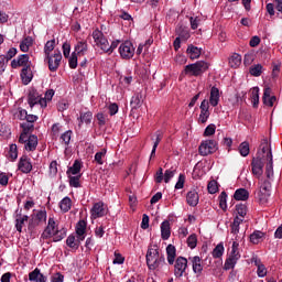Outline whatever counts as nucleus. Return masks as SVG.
<instances>
[{"mask_svg":"<svg viewBox=\"0 0 282 282\" xmlns=\"http://www.w3.org/2000/svg\"><path fill=\"white\" fill-rule=\"evenodd\" d=\"M166 254L169 265L174 264V276L177 279L184 276V272H186V268H188V260L184 257H177V249L173 245L166 247ZM175 257H177L176 260Z\"/></svg>","mask_w":282,"mask_h":282,"instance_id":"nucleus-1","label":"nucleus"},{"mask_svg":"<svg viewBox=\"0 0 282 282\" xmlns=\"http://www.w3.org/2000/svg\"><path fill=\"white\" fill-rule=\"evenodd\" d=\"M268 151H272L268 145V139H264L260 144V151L257 152V155L253 156L251 161V171L258 180L263 175V166H265V155H268Z\"/></svg>","mask_w":282,"mask_h":282,"instance_id":"nucleus-2","label":"nucleus"},{"mask_svg":"<svg viewBox=\"0 0 282 282\" xmlns=\"http://www.w3.org/2000/svg\"><path fill=\"white\" fill-rule=\"evenodd\" d=\"M145 261L149 270H160L166 264V258H164V254H160L158 245L148 248Z\"/></svg>","mask_w":282,"mask_h":282,"instance_id":"nucleus-3","label":"nucleus"},{"mask_svg":"<svg viewBox=\"0 0 282 282\" xmlns=\"http://www.w3.org/2000/svg\"><path fill=\"white\" fill-rule=\"evenodd\" d=\"M45 221H47V210L40 209L35 212L33 215H31V218L29 220L28 232L32 235L36 230L37 226H41V224H45Z\"/></svg>","mask_w":282,"mask_h":282,"instance_id":"nucleus-4","label":"nucleus"},{"mask_svg":"<svg viewBox=\"0 0 282 282\" xmlns=\"http://www.w3.org/2000/svg\"><path fill=\"white\" fill-rule=\"evenodd\" d=\"M209 67V64L204 61H198L194 64H188L185 66V74L189 76H202Z\"/></svg>","mask_w":282,"mask_h":282,"instance_id":"nucleus-5","label":"nucleus"},{"mask_svg":"<svg viewBox=\"0 0 282 282\" xmlns=\"http://www.w3.org/2000/svg\"><path fill=\"white\" fill-rule=\"evenodd\" d=\"M272 191V183L269 180H264L260 185V189L257 194L259 204H268Z\"/></svg>","mask_w":282,"mask_h":282,"instance_id":"nucleus-6","label":"nucleus"},{"mask_svg":"<svg viewBox=\"0 0 282 282\" xmlns=\"http://www.w3.org/2000/svg\"><path fill=\"white\" fill-rule=\"evenodd\" d=\"M45 59L48 63L50 72H57L58 67H61V62L63 61V54L55 50L54 54L45 55Z\"/></svg>","mask_w":282,"mask_h":282,"instance_id":"nucleus-7","label":"nucleus"},{"mask_svg":"<svg viewBox=\"0 0 282 282\" xmlns=\"http://www.w3.org/2000/svg\"><path fill=\"white\" fill-rule=\"evenodd\" d=\"M58 229V225H56V220L50 217L47 221V226L43 230L41 235V241H45L47 239H52L56 235V230Z\"/></svg>","mask_w":282,"mask_h":282,"instance_id":"nucleus-8","label":"nucleus"},{"mask_svg":"<svg viewBox=\"0 0 282 282\" xmlns=\"http://www.w3.org/2000/svg\"><path fill=\"white\" fill-rule=\"evenodd\" d=\"M28 104L33 109L35 105H40L41 107H47V101L39 95V91L32 89L28 95Z\"/></svg>","mask_w":282,"mask_h":282,"instance_id":"nucleus-9","label":"nucleus"},{"mask_svg":"<svg viewBox=\"0 0 282 282\" xmlns=\"http://www.w3.org/2000/svg\"><path fill=\"white\" fill-rule=\"evenodd\" d=\"M119 54L121 58L129 61V58H133V54H135V48L130 41H126L119 46Z\"/></svg>","mask_w":282,"mask_h":282,"instance_id":"nucleus-10","label":"nucleus"},{"mask_svg":"<svg viewBox=\"0 0 282 282\" xmlns=\"http://www.w3.org/2000/svg\"><path fill=\"white\" fill-rule=\"evenodd\" d=\"M217 149H218L217 141L206 140L199 145L198 151L200 155L206 156V155H210V153H215Z\"/></svg>","mask_w":282,"mask_h":282,"instance_id":"nucleus-11","label":"nucleus"},{"mask_svg":"<svg viewBox=\"0 0 282 282\" xmlns=\"http://www.w3.org/2000/svg\"><path fill=\"white\" fill-rule=\"evenodd\" d=\"M147 98V93L144 90H137L131 98L130 105L132 109H140Z\"/></svg>","mask_w":282,"mask_h":282,"instance_id":"nucleus-12","label":"nucleus"},{"mask_svg":"<svg viewBox=\"0 0 282 282\" xmlns=\"http://www.w3.org/2000/svg\"><path fill=\"white\" fill-rule=\"evenodd\" d=\"M93 39L96 43L97 47H100V50H109L107 48V37H105V33H102V31L96 29L95 31H93Z\"/></svg>","mask_w":282,"mask_h":282,"instance_id":"nucleus-13","label":"nucleus"},{"mask_svg":"<svg viewBox=\"0 0 282 282\" xmlns=\"http://www.w3.org/2000/svg\"><path fill=\"white\" fill-rule=\"evenodd\" d=\"M262 102L265 107H274V102H276V96L272 95V88L264 87Z\"/></svg>","mask_w":282,"mask_h":282,"instance_id":"nucleus-14","label":"nucleus"},{"mask_svg":"<svg viewBox=\"0 0 282 282\" xmlns=\"http://www.w3.org/2000/svg\"><path fill=\"white\" fill-rule=\"evenodd\" d=\"M91 219H98V217H105L107 215V208H105V203H96L91 208Z\"/></svg>","mask_w":282,"mask_h":282,"instance_id":"nucleus-15","label":"nucleus"},{"mask_svg":"<svg viewBox=\"0 0 282 282\" xmlns=\"http://www.w3.org/2000/svg\"><path fill=\"white\" fill-rule=\"evenodd\" d=\"M18 169L21 173H31L32 172V162L28 155H22L18 163Z\"/></svg>","mask_w":282,"mask_h":282,"instance_id":"nucleus-16","label":"nucleus"},{"mask_svg":"<svg viewBox=\"0 0 282 282\" xmlns=\"http://www.w3.org/2000/svg\"><path fill=\"white\" fill-rule=\"evenodd\" d=\"M11 67L13 69H17V67H30V55L22 54V55L18 56L17 59H12Z\"/></svg>","mask_w":282,"mask_h":282,"instance_id":"nucleus-17","label":"nucleus"},{"mask_svg":"<svg viewBox=\"0 0 282 282\" xmlns=\"http://www.w3.org/2000/svg\"><path fill=\"white\" fill-rule=\"evenodd\" d=\"M210 108V104L208 100L204 99L200 104V115H199V121L202 124L206 123L208 121V118H210V111L208 110Z\"/></svg>","mask_w":282,"mask_h":282,"instance_id":"nucleus-18","label":"nucleus"},{"mask_svg":"<svg viewBox=\"0 0 282 282\" xmlns=\"http://www.w3.org/2000/svg\"><path fill=\"white\" fill-rule=\"evenodd\" d=\"M21 127L23 130H22V133L20 134L19 142L25 143V140H28L29 133H32V131H34V123H30L26 121V122H23Z\"/></svg>","mask_w":282,"mask_h":282,"instance_id":"nucleus-19","label":"nucleus"},{"mask_svg":"<svg viewBox=\"0 0 282 282\" xmlns=\"http://www.w3.org/2000/svg\"><path fill=\"white\" fill-rule=\"evenodd\" d=\"M36 147H39V137H36V134L26 135L24 142L25 151H36Z\"/></svg>","mask_w":282,"mask_h":282,"instance_id":"nucleus-20","label":"nucleus"},{"mask_svg":"<svg viewBox=\"0 0 282 282\" xmlns=\"http://www.w3.org/2000/svg\"><path fill=\"white\" fill-rule=\"evenodd\" d=\"M20 76L23 85H30V83H32V78H34V74H32V67L24 66L21 70Z\"/></svg>","mask_w":282,"mask_h":282,"instance_id":"nucleus-21","label":"nucleus"},{"mask_svg":"<svg viewBox=\"0 0 282 282\" xmlns=\"http://www.w3.org/2000/svg\"><path fill=\"white\" fill-rule=\"evenodd\" d=\"M267 165H265V174L268 178H271L274 175V165L272 160V150H269L265 154Z\"/></svg>","mask_w":282,"mask_h":282,"instance_id":"nucleus-22","label":"nucleus"},{"mask_svg":"<svg viewBox=\"0 0 282 282\" xmlns=\"http://www.w3.org/2000/svg\"><path fill=\"white\" fill-rule=\"evenodd\" d=\"M29 281L31 282H47V276L41 273V269L35 268L29 273Z\"/></svg>","mask_w":282,"mask_h":282,"instance_id":"nucleus-23","label":"nucleus"},{"mask_svg":"<svg viewBox=\"0 0 282 282\" xmlns=\"http://www.w3.org/2000/svg\"><path fill=\"white\" fill-rule=\"evenodd\" d=\"M241 259V254H232L226 259L225 264H224V270H232L235 265H237V262Z\"/></svg>","mask_w":282,"mask_h":282,"instance_id":"nucleus-24","label":"nucleus"},{"mask_svg":"<svg viewBox=\"0 0 282 282\" xmlns=\"http://www.w3.org/2000/svg\"><path fill=\"white\" fill-rule=\"evenodd\" d=\"M186 202L188 206L195 207L199 204V194L197 191L192 189L186 195Z\"/></svg>","mask_w":282,"mask_h":282,"instance_id":"nucleus-25","label":"nucleus"},{"mask_svg":"<svg viewBox=\"0 0 282 282\" xmlns=\"http://www.w3.org/2000/svg\"><path fill=\"white\" fill-rule=\"evenodd\" d=\"M189 259L192 261V268H193L194 274H202V272H204V265H202V258H199L198 256H195Z\"/></svg>","mask_w":282,"mask_h":282,"instance_id":"nucleus-26","label":"nucleus"},{"mask_svg":"<svg viewBox=\"0 0 282 282\" xmlns=\"http://www.w3.org/2000/svg\"><path fill=\"white\" fill-rule=\"evenodd\" d=\"M161 238L163 241H166L171 238V223L169 220H164L161 224Z\"/></svg>","mask_w":282,"mask_h":282,"instance_id":"nucleus-27","label":"nucleus"},{"mask_svg":"<svg viewBox=\"0 0 282 282\" xmlns=\"http://www.w3.org/2000/svg\"><path fill=\"white\" fill-rule=\"evenodd\" d=\"M250 192H248L246 188H238L234 194L236 202H248Z\"/></svg>","mask_w":282,"mask_h":282,"instance_id":"nucleus-28","label":"nucleus"},{"mask_svg":"<svg viewBox=\"0 0 282 282\" xmlns=\"http://www.w3.org/2000/svg\"><path fill=\"white\" fill-rule=\"evenodd\" d=\"M30 217L28 215H17L15 218V229L18 232H23V226H25V221H28Z\"/></svg>","mask_w":282,"mask_h":282,"instance_id":"nucleus-29","label":"nucleus"},{"mask_svg":"<svg viewBox=\"0 0 282 282\" xmlns=\"http://www.w3.org/2000/svg\"><path fill=\"white\" fill-rule=\"evenodd\" d=\"M209 104L212 107H217L219 105V88L215 86L210 89Z\"/></svg>","mask_w":282,"mask_h":282,"instance_id":"nucleus-30","label":"nucleus"},{"mask_svg":"<svg viewBox=\"0 0 282 282\" xmlns=\"http://www.w3.org/2000/svg\"><path fill=\"white\" fill-rule=\"evenodd\" d=\"M187 54H189V58H192V61H195V58H199V56H202V48L189 44L187 46Z\"/></svg>","mask_w":282,"mask_h":282,"instance_id":"nucleus-31","label":"nucleus"},{"mask_svg":"<svg viewBox=\"0 0 282 282\" xmlns=\"http://www.w3.org/2000/svg\"><path fill=\"white\" fill-rule=\"evenodd\" d=\"M66 246L72 250H78L80 248V240H76V236L69 235L66 239Z\"/></svg>","mask_w":282,"mask_h":282,"instance_id":"nucleus-32","label":"nucleus"},{"mask_svg":"<svg viewBox=\"0 0 282 282\" xmlns=\"http://www.w3.org/2000/svg\"><path fill=\"white\" fill-rule=\"evenodd\" d=\"M238 151L242 158H248V155H250V143L248 141H243L238 147Z\"/></svg>","mask_w":282,"mask_h":282,"instance_id":"nucleus-33","label":"nucleus"},{"mask_svg":"<svg viewBox=\"0 0 282 282\" xmlns=\"http://www.w3.org/2000/svg\"><path fill=\"white\" fill-rule=\"evenodd\" d=\"M59 208L63 213H69L72 210V198L64 197L59 203Z\"/></svg>","mask_w":282,"mask_h":282,"instance_id":"nucleus-34","label":"nucleus"},{"mask_svg":"<svg viewBox=\"0 0 282 282\" xmlns=\"http://www.w3.org/2000/svg\"><path fill=\"white\" fill-rule=\"evenodd\" d=\"M34 43V40L32 36H26L21 43H20V50L21 52H29L31 45Z\"/></svg>","mask_w":282,"mask_h":282,"instance_id":"nucleus-35","label":"nucleus"},{"mask_svg":"<svg viewBox=\"0 0 282 282\" xmlns=\"http://www.w3.org/2000/svg\"><path fill=\"white\" fill-rule=\"evenodd\" d=\"M249 73L251 76H254L256 78H259L261 74H263V65L261 64H254L250 67Z\"/></svg>","mask_w":282,"mask_h":282,"instance_id":"nucleus-36","label":"nucleus"},{"mask_svg":"<svg viewBox=\"0 0 282 282\" xmlns=\"http://www.w3.org/2000/svg\"><path fill=\"white\" fill-rule=\"evenodd\" d=\"M107 155V149L104 148L99 152L95 154V162L96 164H99L100 166L105 164V158Z\"/></svg>","mask_w":282,"mask_h":282,"instance_id":"nucleus-37","label":"nucleus"},{"mask_svg":"<svg viewBox=\"0 0 282 282\" xmlns=\"http://www.w3.org/2000/svg\"><path fill=\"white\" fill-rule=\"evenodd\" d=\"M229 65H230V67H234L235 69H236V67H239V65H241V55H239L238 53H234L229 57Z\"/></svg>","mask_w":282,"mask_h":282,"instance_id":"nucleus-38","label":"nucleus"},{"mask_svg":"<svg viewBox=\"0 0 282 282\" xmlns=\"http://www.w3.org/2000/svg\"><path fill=\"white\" fill-rule=\"evenodd\" d=\"M54 47H56V40H50L44 45V54L45 56H50L52 52H54Z\"/></svg>","mask_w":282,"mask_h":282,"instance_id":"nucleus-39","label":"nucleus"},{"mask_svg":"<svg viewBox=\"0 0 282 282\" xmlns=\"http://www.w3.org/2000/svg\"><path fill=\"white\" fill-rule=\"evenodd\" d=\"M94 119V113H91V111H87L85 113L80 115V122H79V127L83 124V122H85V124H91V120Z\"/></svg>","mask_w":282,"mask_h":282,"instance_id":"nucleus-40","label":"nucleus"},{"mask_svg":"<svg viewBox=\"0 0 282 282\" xmlns=\"http://www.w3.org/2000/svg\"><path fill=\"white\" fill-rule=\"evenodd\" d=\"M67 237V229L62 228V229H56L55 235L53 236V241H63Z\"/></svg>","mask_w":282,"mask_h":282,"instance_id":"nucleus-41","label":"nucleus"},{"mask_svg":"<svg viewBox=\"0 0 282 282\" xmlns=\"http://www.w3.org/2000/svg\"><path fill=\"white\" fill-rule=\"evenodd\" d=\"M82 164L80 161L76 160L73 164V166H70L67 171V175H69V173L72 175H78L80 173V169H82Z\"/></svg>","mask_w":282,"mask_h":282,"instance_id":"nucleus-42","label":"nucleus"},{"mask_svg":"<svg viewBox=\"0 0 282 282\" xmlns=\"http://www.w3.org/2000/svg\"><path fill=\"white\" fill-rule=\"evenodd\" d=\"M214 259H221L224 257V243H218L213 252H212Z\"/></svg>","mask_w":282,"mask_h":282,"instance_id":"nucleus-43","label":"nucleus"},{"mask_svg":"<svg viewBox=\"0 0 282 282\" xmlns=\"http://www.w3.org/2000/svg\"><path fill=\"white\" fill-rule=\"evenodd\" d=\"M87 231V221L79 220L76 225V235L83 236Z\"/></svg>","mask_w":282,"mask_h":282,"instance_id":"nucleus-44","label":"nucleus"},{"mask_svg":"<svg viewBox=\"0 0 282 282\" xmlns=\"http://www.w3.org/2000/svg\"><path fill=\"white\" fill-rule=\"evenodd\" d=\"M75 52L79 55H85V52H87V42L80 41L75 45Z\"/></svg>","mask_w":282,"mask_h":282,"instance_id":"nucleus-45","label":"nucleus"},{"mask_svg":"<svg viewBox=\"0 0 282 282\" xmlns=\"http://www.w3.org/2000/svg\"><path fill=\"white\" fill-rule=\"evenodd\" d=\"M176 34L178 35L180 39H189L191 33H188V30L182 25L176 28Z\"/></svg>","mask_w":282,"mask_h":282,"instance_id":"nucleus-46","label":"nucleus"},{"mask_svg":"<svg viewBox=\"0 0 282 282\" xmlns=\"http://www.w3.org/2000/svg\"><path fill=\"white\" fill-rule=\"evenodd\" d=\"M256 265L258 268V271H257L258 276L260 279H263V276H265L268 274V269L265 268V265L263 263H261V261L256 262Z\"/></svg>","mask_w":282,"mask_h":282,"instance_id":"nucleus-47","label":"nucleus"},{"mask_svg":"<svg viewBox=\"0 0 282 282\" xmlns=\"http://www.w3.org/2000/svg\"><path fill=\"white\" fill-rule=\"evenodd\" d=\"M68 65L70 69H76V67H78V54L76 52L72 53L68 59Z\"/></svg>","mask_w":282,"mask_h":282,"instance_id":"nucleus-48","label":"nucleus"},{"mask_svg":"<svg viewBox=\"0 0 282 282\" xmlns=\"http://www.w3.org/2000/svg\"><path fill=\"white\" fill-rule=\"evenodd\" d=\"M264 234L262 231H254L253 234L250 235V241L251 243H259L261 239H263Z\"/></svg>","mask_w":282,"mask_h":282,"instance_id":"nucleus-49","label":"nucleus"},{"mask_svg":"<svg viewBox=\"0 0 282 282\" xmlns=\"http://www.w3.org/2000/svg\"><path fill=\"white\" fill-rule=\"evenodd\" d=\"M251 100L254 108L259 107V87L252 89Z\"/></svg>","mask_w":282,"mask_h":282,"instance_id":"nucleus-50","label":"nucleus"},{"mask_svg":"<svg viewBox=\"0 0 282 282\" xmlns=\"http://www.w3.org/2000/svg\"><path fill=\"white\" fill-rule=\"evenodd\" d=\"M227 199H228V194H226V192H221L219 195V206L223 210H226V208H228L227 205Z\"/></svg>","mask_w":282,"mask_h":282,"instance_id":"nucleus-51","label":"nucleus"},{"mask_svg":"<svg viewBox=\"0 0 282 282\" xmlns=\"http://www.w3.org/2000/svg\"><path fill=\"white\" fill-rule=\"evenodd\" d=\"M187 246L192 250H194V248H197V235L192 234L191 236H188V238H187Z\"/></svg>","mask_w":282,"mask_h":282,"instance_id":"nucleus-52","label":"nucleus"},{"mask_svg":"<svg viewBox=\"0 0 282 282\" xmlns=\"http://www.w3.org/2000/svg\"><path fill=\"white\" fill-rule=\"evenodd\" d=\"M118 45H120V41H113L111 43V45H109V41H108V42H106L107 50H102V52H106L107 54H112L113 50H116V47H118Z\"/></svg>","mask_w":282,"mask_h":282,"instance_id":"nucleus-53","label":"nucleus"},{"mask_svg":"<svg viewBox=\"0 0 282 282\" xmlns=\"http://www.w3.org/2000/svg\"><path fill=\"white\" fill-rule=\"evenodd\" d=\"M9 158H11L12 160H17V158H19V149L14 143H12L9 148Z\"/></svg>","mask_w":282,"mask_h":282,"instance_id":"nucleus-54","label":"nucleus"},{"mask_svg":"<svg viewBox=\"0 0 282 282\" xmlns=\"http://www.w3.org/2000/svg\"><path fill=\"white\" fill-rule=\"evenodd\" d=\"M207 191L210 195H215L219 191V186L217 185V181H210L207 185Z\"/></svg>","mask_w":282,"mask_h":282,"instance_id":"nucleus-55","label":"nucleus"},{"mask_svg":"<svg viewBox=\"0 0 282 282\" xmlns=\"http://www.w3.org/2000/svg\"><path fill=\"white\" fill-rule=\"evenodd\" d=\"M236 210L237 214L239 215V217H246V215H248V207L243 204L237 205L236 206Z\"/></svg>","mask_w":282,"mask_h":282,"instance_id":"nucleus-56","label":"nucleus"},{"mask_svg":"<svg viewBox=\"0 0 282 282\" xmlns=\"http://www.w3.org/2000/svg\"><path fill=\"white\" fill-rule=\"evenodd\" d=\"M62 50L64 57L69 58V53L72 52V44H69V42H64Z\"/></svg>","mask_w":282,"mask_h":282,"instance_id":"nucleus-57","label":"nucleus"},{"mask_svg":"<svg viewBox=\"0 0 282 282\" xmlns=\"http://www.w3.org/2000/svg\"><path fill=\"white\" fill-rule=\"evenodd\" d=\"M96 118L98 120L99 127H105V124H107V115L98 112Z\"/></svg>","mask_w":282,"mask_h":282,"instance_id":"nucleus-58","label":"nucleus"},{"mask_svg":"<svg viewBox=\"0 0 282 282\" xmlns=\"http://www.w3.org/2000/svg\"><path fill=\"white\" fill-rule=\"evenodd\" d=\"M61 140H62V142H64V144H66V145L69 144V142L72 141V130L64 132L61 135Z\"/></svg>","mask_w":282,"mask_h":282,"instance_id":"nucleus-59","label":"nucleus"},{"mask_svg":"<svg viewBox=\"0 0 282 282\" xmlns=\"http://www.w3.org/2000/svg\"><path fill=\"white\" fill-rule=\"evenodd\" d=\"M173 177H175V170H166L164 173L165 184H169V182H171V180H173Z\"/></svg>","mask_w":282,"mask_h":282,"instance_id":"nucleus-60","label":"nucleus"},{"mask_svg":"<svg viewBox=\"0 0 282 282\" xmlns=\"http://www.w3.org/2000/svg\"><path fill=\"white\" fill-rule=\"evenodd\" d=\"M69 184L74 188H80V176H72L69 178Z\"/></svg>","mask_w":282,"mask_h":282,"instance_id":"nucleus-61","label":"nucleus"},{"mask_svg":"<svg viewBox=\"0 0 282 282\" xmlns=\"http://www.w3.org/2000/svg\"><path fill=\"white\" fill-rule=\"evenodd\" d=\"M185 182H186V176L184 174H180L178 181L175 184L176 191H180V188H184Z\"/></svg>","mask_w":282,"mask_h":282,"instance_id":"nucleus-62","label":"nucleus"},{"mask_svg":"<svg viewBox=\"0 0 282 282\" xmlns=\"http://www.w3.org/2000/svg\"><path fill=\"white\" fill-rule=\"evenodd\" d=\"M217 127L215 124H209L204 132V135L208 137V135H215V131H216Z\"/></svg>","mask_w":282,"mask_h":282,"instance_id":"nucleus-63","label":"nucleus"},{"mask_svg":"<svg viewBox=\"0 0 282 282\" xmlns=\"http://www.w3.org/2000/svg\"><path fill=\"white\" fill-rule=\"evenodd\" d=\"M64 279H65V276L57 272V273L52 275L51 282H63Z\"/></svg>","mask_w":282,"mask_h":282,"instance_id":"nucleus-64","label":"nucleus"}]
</instances>
